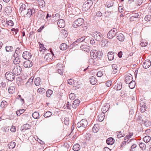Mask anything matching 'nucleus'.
<instances>
[{"mask_svg":"<svg viewBox=\"0 0 151 151\" xmlns=\"http://www.w3.org/2000/svg\"><path fill=\"white\" fill-rule=\"evenodd\" d=\"M91 58L93 60L99 59L102 57V53L100 51H98L96 50H92L90 53Z\"/></svg>","mask_w":151,"mask_h":151,"instance_id":"f257e3e1","label":"nucleus"},{"mask_svg":"<svg viewBox=\"0 0 151 151\" xmlns=\"http://www.w3.org/2000/svg\"><path fill=\"white\" fill-rule=\"evenodd\" d=\"M36 9L34 7L31 6L27 9V11L25 12L22 15L23 17H25V16L28 18H30L33 16L35 13Z\"/></svg>","mask_w":151,"mask_h":151,"instance_id":"f03ea898","label":"nucleus"},{"mask_svg":"<svg viewBox=\"0 0 151 151\" xmlns=\"http://www.w3.org/2000/svg\"><path fill=\"white\" fill-rule=\"evenodd\" d=\"M92 3V1L91 0H88L85 1L83 6V10L84 11H86L88 10Z\"/></svg>","mask_w":151,"mask_h":151,"instance_id":"7ed1b4c3","label":"nucleus"},{"mask_svg":"<svg viewBox=\"0 0 151 151\" xmlns=\"http://www.w3.org/2000/svg\"><path fill=\"white\" fill-rule=\"evenodd\" d=\"M92 36L97 41H100L103 38L102 35L99 32H95L92 34Z\"/></svg>","mask_w":151,"mask_h":151,"instance_id":"20e7f679","label":"nucleus"},{"mask_svg":"<svg viewBox=\"0 0 151 151\" xmlns=\"http://www.w3.org/2000/svg\"><path fill=\"white\" fill-rule=\"evenodd\" d=\"M84 20L82 18H78L73 22L72 26L74 27L77 28L81 26L84 23Z\"/></svg>","mask_w":151,"mask_h":151,"instance_id":"39448f33","label":"nucleus"},{"mask_svg":"<svg viewBox=\"0 0 151 151\" xmlns=\"http://www.w3.org/2000/svg\"><path fill=\"white\" fill-rule=\"evenodd\" d=\"M117 33V30L115 28H113L109 31L107 34L108 38L109 39H111L113 38L116 35Z\"/></svg>","mask_w":151,"mask_h":151,"instance_id":"423d86ee","label":"nucleus"},{"mask_svg":"<svg viewBox=\"0 0 151 151\" xmlns=\"http://www.w3.org/2000/svg\"><path fill=\"white\" fill-rule=\"evenodd\" d=\"M22 70L21 68L19 65H15L12 69V72L15 75H18L20 74Z\"/></svg>","mask_w":151,"mask_h":151,"instance_id":"0eeeda50","label":"nucleus"},{"mask_svg":"<svg viewBox=\"0 0 151 151\" xmlns=\"http://www.w3.org/2000/svg\"><path fill=\"white\" fill-rule=\"evenodd\" d=\"M5 76L6 79L10 81H13L15 78L14 73L11 72H7L5 74Z\"/></svg>","mask_w":151,"mask_h":151,"instance_id":"6e6552de","label":"nucleus"},{"mask_svg":"<svg viewBox=\"0 0 151 151\" xmlns=\"http://www.w3.org/2000/svg\"><path fill=\"white\" fill-rule=\"evenodd\" d=\"M88 122L85 119H82L80 122L77 123V125L78 128L81 127L86 128Z\"/></svg>","mask_w":151,"mask_h":151,"instance_id":"1a4fd4ad","label":"nucleus"},{"mask_svg":"<svg viewBox=\"0 0 151 151\" xmlns=\"http://www.w3.org/2000/svg\"><path fill=\"white\" fill-rule=\"evenodd\" d=\"M60 16L59 14L56 13L55 14H52V17L51 19V22L53 23L56 22L58 20L60 19Z\"/></svg>","mask_w":151,"mask_h":151,"instance_id":"9d476101","label":"nucleus"},{"mask_svg":"<svg viewBox=\"0 0 151 151\" xmlns=\"http://www.w3.org/2000/svg\"><path fill=\"white\" fill-rule=\"evenodd\" d=\"M31 53L28 51H25L23 52L22 57L25 59L29 60L31 57Z\"/></svg>","mask_w":151,"mask_h":151,"instance_id":"9b49d317","label":"nucleus"},{"mask_svg":"<svg viewBox=\"0 0 151 151\" xmlns=\"http://www.w3.org/2000/svg\"><path fill=\"white\" fill-rule=\"evenodd\" d=\"M72 13L75 15H78L80 14V11L78 7L72 6Z\"/></svg>","mask_w":151,"mask_h":151,"instance_id":"f8f14e48","label":"nucleus"},{"mask_svg":"<svg viewBox=\"0 0 151 151\" xmlns=\"http://www.w3.org/2000/svg\"><path fill=\"white\" fill-rule=\"evenodd\" d=\"M47 53L45 57V59L47 62H50L53 58V55H54L53 53Z\"/></svg>","mask_w":151,"mask_h":151,"instance_id":"ddd939ff","label":"nucleus"},{"mask_svg":"<svg viewBox=\"0 0 151 151\" xmlns=\"http://www.w3.org/2000/svg\"><path fill=\"white\" fill-rule=\"evenodd\" d=\"M132 77L130 74H128L126 76L125 79V82L126 83H129L131 81H132Z\"/></svg>","mask_w":151,"mask_h":151,"instance_id":"4468645a","label":"nucleus"},{"mask_svg":"<svg viewBox=\"0 0 151 151\" xmlns=\"http://www.w3.org/2000/svg\"><path fill=\"white\" fill-rule=\"evenodd\" d=\"M151 63L150 60H147L144 61L143 63V67L145 68H148L151 65Z\"/></svg>","mask_w":151,"mask_h":151,"instance_id":"2eb2a0df","label":"nucleus"},{"mask_svg":"<svg viewBox=\"0 0 151 151\" xmlns=\"http://www.w3.org/2000/svg\"><path fill=\"white\" fill-rule=\"evenodd\" d=\"M80 101L79 99L75 100L72 104V106L74 109L76 108L79 105Z\"/></svg>","mask_w":151,"mask_h":151,"instance_id":"dca6fc26","label":"nucleus"},{"mask_svg":"<svg viewBox=\"0 0 151 151\" xmlns=\"http://www.w3.org/2000/svg\"><path fill=\"white\" fill-rule=\"evenodd\" d=\"M23 65L25 68H29L32 65V63L30 60H27L24 63Z\"/></svg>","mask_w":151,"mask_h":151,"instance_id":"f3484780","label":"nucleus"},{"mask_svg":"<svg viewBox=\"0 0 151 151\" xmlns=\"http://www.w3.org/2000/svg\"><path fill=\"white\" fill-rule=\"evenodd\" d=\"M133 132H130L129 133V135H127L124 138V141L126 142L128 144L129 142H131L132 139H130L129 140V139L133 135Z\"/></svg>","mask_w":151,"mask_h":151,"instance_id":"a211bd4d","label":"nucleus"},{"mask_svg":"<svg viewBox=\"0 0 151 151\" xmlns=\"http://www.w3.org/2000/svg\"><path fill=\"white\" fill-rule=\"evenodd\" d=\"M58 26L61 28H63L65 26V23L63 19H60L58 22Z\"/></svg>","mask_w":151,"mask_h":151,"instance_id":"6ab92c4d","label":"nucleus"},{"mask_svg":"<svg viewBox=\"0 0 151 151\" xmlns=\"http://www.w3.org/2000/svg\"><path fill=\"white\" fill-rule=\"evenodd\" d=\"M26 6L25 4H22L20 8V11H21V13L22 15L24 14L25 12L24 10L26 9Z\"/></svg>","mask_w":151,"mask_h":151,"instance_id":"aec40b11","label":"nucleus"},{"mask_svg":"<svg viewBox=\"0 0 151 151\" xmlns=\"http://www.w3.org/2000/svg\"><path fill=\"white\" fill-rule=\"evenodd\" d=\"M140 105L141 107L140 110L142 112H144L146 109V106L145 104L142 102L140 103Z\"/></svg>","mask_w":151,"mask_h":151,"instance_id":"412c9836","label":"nucleus"},{"mask_svg":"<svg viewBox=\"0 0 151 151\" xmlns=\"http://www.w3.org/2000/svg\"><path fill=\"white\" fill-rule=\"evenodd\" d=\"M106 142L108 145H111L114 143V140L113 138L112 137H110L107 139Z\"/></svg>","mask_w":151,"mask_h":151,"instance_id":"4be33fe9","label":"nucleus"},{"mask_svg":"<svg viewBox=\"0 0 151 151\" xmlns=\"http://www.w3.org/2000/svg\"><path fill=\"white\" fill-rule=\"evenodd\" d=\"M114 57V53L112 52H110L108 53V57L109 60H113Z\"/></svg>","mask_w":151,"mask_h":151,"instance_id":"5701e85b","label":"nucleus"},{"mask_svg":"<svg viewBox=\"0 0 151 151\" xmlns=\"http://www.w3.org/2000/svg\"><path fill=\"white\" fill-rule=\"evenodd\" d=\"M117 39L120 41H123L125 39L124 36L122 33L119 34L117 36Z\"/></svg>","mask_w":151,"mask_h":151,"instance_id":"b1692460","label":"nucleus"},{"mask_svg":"<svg viewBox=\"0 0 151 151\" xmlns=\"http://www.w3.org/2000/svg\"><path fill=\"white\" fill-rule=\"evenodd\" d=\"M99 129V126L97 124H95L93 126L92 131L94 133H96L98 132Z\"/></svg>","mask_w":151,"mask_h":151,"instance_id":"393cba45","label":"nucleus"},{"mask_svg":"<svg viewBox=\"0 0 151 151\" xmlns=\"http://www.w3.org/2000/svg\"><path fill=\"white\" fill-rule=\"evenodd\" d=\"M97 81L96 78L93 76H92L90 79V83L92 85L95 84L97 82Z\"/></svg>","mask_w":151,"mask_h":151,"instance_id":"a878e982","label":"nucleus"},{"mask_svg":"<svg viewBox=\"0 0 151 151\" xmlns=\"http://www.w3.org/2000/svg\"><path fill=\"white\" fill-rule=\"evenodd\" d=\"M16 145V143L14 142H11L8 145V146L10 149H12L14 148Z\"/></svg>","mask_w":151,"mask_h":151,"instance_id":"bb28decb","label":"nucleus"},{"mask_svg":"<svg viewBox=\"0 0 151 151\" xmlns=\"http://www.w3.org/2000/svg\"><path fill=\"white\" fill-rule=\"evenodd\" d=\"M67 47L68 45L66 44L63 43L60 45V48L61 50H64L67 48Z\"/></svg>","mask_w":151,"mask_h":151,"instance_id":"cd10ccee","label":"nucleus"},{"mask_svg":"<svg viewBox=\"0 0 151 151\" xmlns=\"http://www.w3.org/2000/svg\"><path fill=\"white\" fill-rule=\"evenodd\" d=\"M81 49L84 51L88 52L89 51V47L86 45H82L80 47Z\"/></svg>","mask_w":151,"mask_h":151,"instance_id":"c85d7f7f","label":"nucleus"},{"mask_svg":"<svg viewBox=\"0 0 151 151\" xmlns=\"http://www.w3.org/2000/svg\"><path fill=\"white\" fill-rule=\"evenodd\" d=\"M108 104H106V105L103 107L102 108V113L104 114L108 110L109 108L108 106Z\"/></svg>","mask_w":151,"mask_h":151,"instance_id":"c756f323","label":"nucleus"},{"mask_svg":"<svg viewBox=\"0 0 151 151\" xmlns=\"http://www.w3.org/2000/svg\"><path fill=\"white\" fill-rule=\"evenodd\" d=\"M34 83L35 85L39 86L40 83V79L39 77L36 78L34 81Z\"/></svg>","mask_w":151,"mask_h":151,"instance_id":"7c9ffc66","label":"nucleus"},{"mask_svg":"<svg viewBox=\"0 0 151 151\" xmlns=\"http://www.w3.org/2000/svg\"><path fill=\"white\" fill-rule=\"evenodd\" d=\"M39 50L40 52H44L45 50H46V49L44 47V46L42 44H41L40 42H39Z\"/></svg>","mask_w":151,"mask_h":151,"instance_id":"2f4dec72","label":"nucleus"},{"mask_svg":"<svg viewBox=\"0 0 151 151\" xmlns=\"http://www.w3.org/2000/svg\"><path fill=\"white\" fill-rule=\"evenodd\" d=\"M104 114L102 113L100 114L98 116V121L100 122L104 120Z\"/></svg>","mask_w":151,"mask_h":151,"instance_id":"473e14b6","label":"nucleus"},{"mask_svg":"<svg viewBox=\"0 0 151 151\" xmlns=\"http://www.w3.org/2000/svg\"><path fill=\"white\" fill-rule=\"evenodd\" d=\"M112 67L113 70V74H115L117 71V66L116 65L113 64L112 65Z\"/></svg>","mask_w":151,"mask_h":151,"instance_id":"72a5a7b5","label":"nucleus"},{"mask_svg":"<svg viewBox=\"0 0 151 151\" xmlns=\"http://www.w3.org/2000/svg\"><path fill=\"white\" fill-rule=\"evenodd\" d=\"M151 139V137L149 136H145L143 138L144 141L146 143H148L150 141Z\"/></svg>","mask_w":151,"mask_h":151,"instance_id":"f704fd0d","label":"nucleus"},{"mask_svg":"<svg viewBox=\"0 0 151 151\" xmlns=\"http://www.w3.org/2000/svg\"><path fill=\"white\" fill-rule=\"evenodd\" d=\"M7 102L5 101H3L1 104V107L2 108H5L7 106Z\"/></svg>","mask_w":151,"mask_h":151,"instance_id":"c9c22d12","label":"nucleus"},{"mask_svg":"<svg viewBox=\"0 0 151 151\" xmlns=\"http://www.w3.org/2000/svg\"><path fill=\"white\" fill-rule=\"evenodd\" d=\"M114 88L117 91L120 90L122 88L121 84L120 83L119 84H116Z\"/></svg>","mask_w":151,"mask_h":151,"instance_id":"e433bc0d","label":"nucleus"},{"mask_svg":"<svg viewBox=\"0 0 151 151\" xmlns=\"http://www.w3.org/2000/svg\"><path fill=\"white\" fill-rule=\"evenodd\" d=\"M37 92L39 93L43 94L45 93V90L43 88H40L38 89Z\"/></svg>","mask_w":151,"mask_h":151,"instance_id":"4c0bfd02","label":"nucleus"},{"mask_svg":"<svg viewBox=\"0 0 151 151\" xmlns=\"http://www.w3.org/2000/svg\"><path fill=\"white\" fill-rule=\"evenodd\" d=\"M129 84V88L131 89H132L135 86V81H131Z\"/></svg>","mask_w":151,"mask_h":151,"instance_id":"58836bf2","label":"nucleus"},{"mask_svg":"<svg viewBox=\"0 0 151 151\" xmlns=\"http://www.w3.org/2000/svg\"><path fill=\"white\" fill-rule=\"evenodd\" d=\"M52 91L51 89L47 90L46 92V96L48 97H49L52 94Z\"/></svg>","mask_w":151,"mask_h":151,"instance_id":"ea45409f","label":"nucleus"},{"mask_svg":"<svg viewBox=\"0 0 151 151\" xmlns=\"http://www.w3.org/2000/svg\"><path fill=\"white\" fill-rule=\"evenodd\" d=\"M80 146L78 144L74 145L73 147V149L75 151H77L80 149Z\"/></svg>","mask_w":151,"mask_h":151,"instance_id":"a19ab883","label":"nucleus"},{"mask_svg":"<svg viewBox=\"0 0 151 151\" xmlns=\"http://www.w3.org/2000/svg\"><path fill=\"white\" fill-rule=\"evenodd\" d=\"M140 44L142 47H144L147 46L148 42L145 40H142L141 41Z\"/></svg>","mask_w":151,"mask_h":151,"instance_id":"79ce46f5","label":"nucleus"},{"mask_svg":"<svg viewBox=\"0 0 151 151\" xmlns=\"http://www.w3.org/2000/svg\"><path fill=\"white\" fill-rule=\"evenodd\" d=\"M33 78H32V77L29 78L26 83V85L27 86L28 85L29 86H31L32 83H33Z\"/></svg>","mask_w":151,"mask_h":151,"instance_id":"37998d69","label":"nucleus"},{"mask_svg":"<svg viewBox=\"0 0 151 151\" xmlns=\"http://www.w3.org/2000/svg\"><path fill=\"white\" fill-rule=\"evenodd\" d=\"M9 93L11 94H13L15 91V88L14 86H10L8 89Z\"/></svg>","mask_w":151,"mask_h":151,"instance_id":"c03bdc74","label":"nucleus"},{"mask_svg":"<svg viewBox=\"0 0 151 151\" xmlns=\"http://www.w3.org/2000/svg\"><path fill=\"white\" fill-rule=\"evenodd\" d=\"M6 50L7 52H12L13 50V48L12 47L7 46L6 47Z\"/></svg>","mask_w":151,"mask_h":151,"instance_id":"a18cd8bd","label":"nucleus"},{"mask_svg":"<svg viewBox=\"0 0 151 151\" xmlns=\"http://www.w3.org/2000/svg\"><path fill=\"white\" fill-rule=\"evenodd\" d=\"M140 148L142 150H145L146 149V146L144 143L141 142L139 144Z\"/></svg>","mask_w":151,"mask_h":151,"instance_id":"49530a36","label":"nucleus"},{"mask_svg":"<svg viewBox=\"0 0 151 151\" xmlns=\"http://www.w3.org/2000/svg\"><path fill=\"white\" fill-rule=\"evenodd\" d=\"M117 134V137L119 138H120L124 136V134L121 132H116Z\"/></svg>","mask_w":151,"mask_h":151,"instance_id":"de8ad7c7","label":"nucleus"},{"mask_svg":"<svg viewBox=\"0 0 151 151\" xmlns=\"http://www.w3.org/2000/svg\"><path fill=\"white\" fill-rule=\"evenodd\" d=\"M113 5V2L111 1H108L106 4V6L108 8L112 6Z\"/></svg>","mask_w":151,"mask_h":151,"instance_id":"09e8293b","label":"nucleus"},{"mask_svg":"<svg viewBox=\"0 0 151 151\" xmlns=\"http://www.w3.org/2000/svg\"><path fill=\"white\" fill-rule=\"evenodd\" d=\"M32 117L35 119H37L39 118V114L38 112H35L32 114Z\"/></svg>","mask_w":151,"mask_h":151,"instance_id":"8fccbe9b","label":"nucleus"},{"mask_svg":"<svg viewBox=\"0 0 151 151\" xmlns=\"http://www.w3.org/2000/svg\"><path fill=\"white\" fill-rule=\"evenodd\" d=\"M6 24L10 26H12L14 25V23L12 20L7 21L6 22Z\"/></svg>","mask_w":151,"mask_h":151,"instance_id":"3c124183","label":"nucleus"},{"mask_svg":"<svg viewBox=\"0 0 151 151\" xmlns=\"http://www.w3.org/2000/svg\"><path fill=\"white\" fill-rule=\"evenodd\" d=\"M52 114V113L49 111L46 112L44 114V116L45 118H47L50 116Z\"/></svg>","mask_w":151,"mask_h":151,"instance_id":"603ef678","label":"nucleus"},{"mask_svg":"<svg viewBox=\"0 0 151 151\" xmlns=\"http://www.w3.org/2000/svg\"><path fill=\"white\" fill-rule=\"evenodd\" d=\"M20 62V59L18 57H16L13 61L14 63L15 64H19Z\"/></svg>","mask_w":151,"mask_h":151,"instance_id":"864d4df0","label":"nucleus"},{"mask_svg":"<svg viewBox=\"0 0 151 151\" xmlns=\"http://www.w3.org/2000/svg\"><path fill=\"white\" fill-rule=\"evenodd\" d=\"M20 50V49L19 48L17 47L16 48L14 54V57H16L19 54Z\"/></svg>","mask_w":151,"mask_h":151,"instance_id":"5fc2aeb1","label":"nucleus"},{"mask_svg":"<svg viewBox=\"0 0 151 151\" xmlns=\"http://www.w3.org/2000/svg\"><path fill=\"white\" fill-rule=\"evenodd\" d=\"M86 39L85 37H82L78 39L75 42L76 43V42H83Z\"/></svg>","mask_w":151,"mask_h":151,"instance_id":"6e6d98bb","label":"nucleus"},{"mask_svg":"<svg viewBox=\"0 0 151 151\" xmlns=\"http://www.w3.org/2000/svg\"><path fill=\"white\" fill-rule=\"evenodd\" d=\"M24 111L25 110L24 109H20L17 111L16 112V113L17 115L20 116L23 113Z\"/></svg>","mask_w":151,"mask_h":151,"instance_id":"4d7b16f0","label":"nucleus"},{"mask_svg":"<svg viewBox=\"0 0 151 151\" xmlns=\"http://www.w3.org/2000/svg\"><path fill=\"white\" fill-rule=\"evenodd\" d=\"M70 7L71 6V5L70 4H68L67 5L66 8V11H68V12L70 13L71 14L72 13V9L70 8L69 7V6Z\"/></svg>","mask_w":151,"mask_h":151,"instance_id":"13d9d810","label":"nucleus"},{"mask_svg":"<svg viewBox=\"0 0 151 151\" xmlns=\"http://www.w3.org/2000/svg\"><path fill=\"white\" fill-rule=\"evenodd\" d=\"M57 70H63V64L58 63L57 65Z\"/></svg>","mask_w":151,"mask_h":151,"instance_id":"bf43d9fd","label":"nucleus"},{"mask_svg":"<svg viewBox=\"0 0 151 151\" xmlns=\"http://www.w3.org/2000/svg\"><path fill=\"white\" fill-rule=\"evenodd\" d=\"M11 30L13 33V34L14 35H16L18 31V29H15L14 28H12L11 29Z\"/></svg>","mask_w":151,"mask_h":151,"instance_id":"052dcab7","label":"nucleus"},{"mask_svg":"<svg viewBox=\"0 0 151 151\" xmlns=\"http://www.w3.org/2000/svg\"><path fill=\"white\" fill-rule=\"evenodd\" d=\"M108 42L105 40H102L101 43V45L102 47H104L107 44Z\"/></svg>","mask_w":151,"mask_h":151,"instance_id":"680f3d73","label":"nucleus"},{"mask_svg":"<svg viewBox=\"0 0 151 151\" xmlns=\"http://www.w3.org/2000/svg\"><path fill=\"white\" fill-rule=\"evenodd\" d=\"M75 97V94L74 93H71L69 95V98L71 100H73Z\"/></svg>","mask_w":151,"mask_h":151,"instance_id":"e2e57ef3","label":"nucleus"},{"mask_svg":"<svg viewBox=\"0 0 151 151\" xmlns=\"http://www.w3.org/2000/svg\"><path fill=\"white\" fill-rule=\"evenodd\" d=\"M64 123L66 125H68L69 124V120L68 118L66 117L65 118Z\"/></svg>","mask_w":151,"mask_h":151,"instance_id":"0e129e2a","label":"nucleus"},{"mask_svg":"<svg viewBox=\"0 0 151 151\" xmlns=\"http://www.w3.org/2000/svg\"><path fill=\"white\" fill-rule=\"evenodd\" d=\"M151 19V16L150 15H147L145 17V20L146 21H150Z\"/></svg>","mask_w":151,"mask_h":151,"instance_id":"69168bd1","label":"nucleus"},{"mask_svg":"<svg viewBox=\"0 0 151 151\" xmlns=\"http://www.w3.org/2000/svg\"><path fill=\"white\" fill-rule=\"evenodd\" d=\"M112 83V81L111 80H109L107 81L106 83V86L107 87H109L111 85Z\"/></svg>","mask_w":151,"mask_h":151,"instance_id":"338daca9","label":"nucleus"},{"mask_svg":"<svg viewBox=\"0 0 151 151\" xmlns=\"http://www.w3.org/2000/svg\"><path fill=\"white\" fill-rule=\"evenodd\" d=\"M73 83V80L72 79H70L68 80V83L70 85H72Z\"/></svg>","mask_w":151,"mask_h":151,"instance_id":"774afa93","label":"nucleus"}]
</instances>
